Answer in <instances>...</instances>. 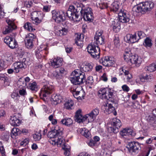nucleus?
<instances>
[{
	"mask_svg": "<svg viewBox=\"0 0 156 156\" xmlns=\"http://www.w3.org/2000/svg\"><path fill=\"white\" fill-rule=\"evenodd\" d=\"M72 74L73 77L71 78V81L75 85L71 88L70 91L75 98L81 100L83 99L85 94L82 90V87L79 85L82 83L84 80H85L84 74L79 70L74 71Z\"/></svg>",
	"mask_w": 156,
	"mask_h": 156,
	"instance_id": "obj_1",
	"label": "nucleus"
},
{
	"mask_svg": "<svg viewBox=\"0 0 156 156\" xmlns=\"http://www.w3.org/2000/svg\"><path fill=\"white\" fill-rule=\"evenodd\" d=\"M123 56L125 61L134 67H139L143 61L141 57L136 55H133L129 48L125 49Z\"/></svg>",
	"mask_w": 156,
	"mask_h": 156,
	"instance_id": "obj_2",
	"label": "nucleus"
},
{
	"mask_svg": "<svg viewBox=\"0 0 156 156\" xmlns=\"http://www.w3.org/2000/svg\"><path fill=\"white\" fill-rule=\"evenodd\" d=\"M30 80V79L28 77L23 79H20L17 82L18 86L20 88L27 87L33 92L37 91L39 90V87L37 83L35 82L29 83Z\"/></svg>",
	"mask_w": 156,
	"mask_h": 156,
	"instance_id": "obj_3",
	"label": "nucleus"
},
{
	"mask_svg": "<svg viewBox=\"0 0 156 156\" xmlns=\"http://www.w3.org/2000/svg\"><path fill=\"white\" fill-rule=\"evenodd\" d=\"M110 125H108V131L110 133H116L119 131V128L121 126L122 123L119 119L115 118L112 119Z\"/></svg>",
	"mask_w": 156,
	"mask_h": 156,
	"instance_id": "obj_4",
	"label": "nucleus"
},
{
	"mask_svg": "<svg viewBox=\"0 0 156 156\" xmlns=\"http://www.w3.org/2000/svg\"><path fill=\"white\" fill-rule=\"evenodd\" d=\"M53 87L48 83L44 85L41 89L40 93L41 98L45 101L46 97L52 92Z\"/></svg>",
	"mask_w": 156,
	"mask_h": 156,
	"instance_id": "obj_5",
	"label": "nucleus"
},
{
	"mask_svg": "<svg viewBox=\"0 0 156 156\" xmlns=\"http://www.w3.org/2000/svg\"><path fill=\"white\" fill-rule=\"evenodd\" d=\"M88 52L94 58H98L100 57V49L98 46L92 44H89L87 47Z\"/></svg>",
	"mask_w": 156,
	"mask_h": 156,
	"instance_id": "obj_6",
	"label": "nucleus"
},
{
	"mask_svg": "<svg viewBox=\"0 0 156 156\" xmlns=\"http://www.w3.org/2000/svg\"><path fill=\"white\" fill-rule=\"evenodd\" d=\"M52 18L57 23L63 22L66 19L65 12L63 11H57L53 10L52 11Z\"/></svg>",
	"mask_w": 156,
	"mask_h": 156,
	"instance_id": "obj_7",
	"label": "nucleus"
},
{
	"mask_svg": "<svg viewBox=\"0 0 156 156\" xmlns=\"http://www.w3.org/2000/svg\"><path fill=\"white\" fill-rule=\"evenodd\" d=\"M80 12L82 15L83 16L84 20L85 21L91 22L93 20V13L91 11V9L89 7L82 9Z\"/></svg>",
	"mask_w": 156,
	"mask_h": 156,
	"instance_id": "obj_8",
	"label": "nucleus"
},
{
	"mask_svg": "<svg viewBox=\"0 0 156 156\" xmlns=\"http://www.w3.org/2000/svg\"><path fill=\"white\" fill-rule=\"evenodd\" d=\"M48 48L44 45H41L35 50V53L36 57L38 59H41L45 56V55L48 53Z\"/></svg>",
	"mask_w": 156,
	"mask_h": 156,
	"instance_id": "obj_9",
	"label": "nucleus"
},
{
	"mask_svg": "<svg viewBox=\"0 0 156 156\" xmlns=\"http://www.w3.org/2000/svg\"><path fill=\"white\" fill-rule=\"evenodd\" d=\"M15 20L8 19L6 20V22L8 24V26H6L3 31L4 34H6L11 32L12 30L15 29L16 27L14 23Z\"/></svg>",
	"mask_w": 156,
	"mask_h": 156,
	"instance_id": "obj_10",
	"label": "nucleus"
},
{
	"mask_svg": "<svg viewBox=\"0 0 156 156\" xmlns=\"http://www.w3.org/2000/svg\"><path fill=\"white\" fill-rule=\"evenodd\" d=\"M66 73V71L63 68H59L55 71L50 73H49L51 77L56 79H61L62 76Z\"/></svg>",
	"mask_w": 156,
	"mask_h": 156,
	"instance_id": "obj_11",
	"label": "nucleus"
},
{
	"mask_svg": "<svg viewBox=\"0 0 156 156\" xmlns=\"http://www.w3.org/2000/svg\"><path fill=\"white\" fill-rule=\"evenodd\" d=\"M103 31L102 30H98L96 32L94 38V43L98 45H102L104 43V38L102 35Z\"/></svg>",
	"mask_w": 156,
	"mask_h": 156,
	"instance_id": "obj_12",
	"label": "nucleus"
},
{
	"mask_svg": "<svg viewBox=\"0 0 156 156\" xmlns=\"http://www.w3.org/2000/svg\"><path fill=\"white\" fill-rule=\"evenodd\" d=\"M129 151L131 153H137L140 149V145L137 142H130L127 147Z\"/></svg>",
	"mask_w": 156,
	"mask_h": 156,
	"instance_id": "obj_13",
	"label": "nucleus"
},
{
	"mask_svg": "<svg viewBox=\"0 0 156 156\" xmlns=\"http://www.w3.org/2000/svg\"><path fill=\"white\" fill-rule=\"evenodd\" d=\"M4 41L11 49L16 48L18 47L16 41L14 39L9 36H7L5 38Z\"/></svg>",
	"mask_w": 156,
	"mask_h": 156,
	"instance_id": "obj_14",
	"label": "nucleus"
},
{
	"mask_svg": "<svg viewBox=\"0 0 156 156\" xmlns=\"http://www.w3.org/2000/svg\"><path fill=\"white\" fill-rule=\"evenodd\" d=\"M146 2L141 3L136 6H134L133 10L137 12H147Z\"/></svg>",
	"mask_w": 156,
	"mask_h": 156,
	"instance_id": "obj_15",
	"label": "nucleus"
},
{
	"mask_svg": "<svg viewBox=\"0 0 156 156\" xmlns=\"http://www.w3.org/2000/svg\"><path fill=\"white\" fill-rule=\"evenodd\" d=\"M34 34L32 33L27 34L25 38L26 46L27 48H31L33 46V41L35 37Z\"/></svg>",
	"mask_w": 156,
	"mask_h": 156,
	"instance_id": "obj_16",
	"label": "nucleus"
},
{
	"mask_svg": "<svg viewBox=\"0 0 156 156\" xmlns=\"http://www.w3.org/2000/svg\"><path fill=\"white\" fill-rule=\"evenodd\" d=\"M63 59L62 58L56 57L51 60V66L54 68H57L62 64Z\"/></svg>",
	"mask_w": 156,
	"mask_h": 156,
	"instance_id": "obj_17",
	"label": "nucleus"
},
{
	"mask_svg": "<svg viewBox=\"0 0 156 156\" xmlns=\"http://www.w3.org/2000/svg\"><path fill=\"white\" fill-rule=\"evenodd\" d=\"M120 134L122 136H134L136 135V133L134 130L130 128L127 127L120 131Z\"/></svg>",
	"mask_w": 156,
	"mask_h": 156,
	"instance_id": "obj_18",
	"label": "nucleus"
},
{
	"mask_svg": "<svg viewBox=\"0 0 156 156\" xmlns=\"http://www.w3.org/2000/svg\"><path fill=\"white\" fill-rule=\"evenodd\" d=\"M66 16H67L70 20L74 21H79L81 19V17L74 12H72L69 11H67L66 13Z\"/></svg>",
	"mask_w": 156,
	"mask_h": 156,
	"instance_id": "obj_19",
	"label": "nucleus"
},
{
	"mask_svg": "<svg viewBox=\"0 0 156 156\" xmlns=\"http://www.w3.org/2000/svg\"><path fill=\"white\" fill-rule=\"evenodd\" d=\"M119 20L123 23H127L130 20L129 16L121 11L118 14Z\"/></svg>",
	"mask_w": 156,
	"mask_h": 156,
	"instance_id": "obj_20",
	"label": "nucleus"
},
{
	"mask_svg": "<svg viewBox=\"0 0 156 156\" xmlns=\"http://www.w3.org/2000/svg\"><path fill=\"white\" fill-rule=\"evenodd\" d=\"M9 122L12 125L17 126L21 123V121L18 117V115L16 114L11 116Z\"/></svg>",
	"mask_w": 156,
	"mask_h": 156,
	"instance_id": "obj_21",
	"label": "nucleus"
},
{
	"mask_svg": "<svg viewBox=\"0 0 156 156\" xmlns=\"http://www.w3.org/2000/svg\"><path fill=\"white\" fill-rule=\"evenodd\" d=\"M103 108L105 109L106 112L108 114L112 113L113 114L116 115L117 112L115 109V108L111 104L105 103L103 106Z\"/></svg>",
	"mask_w": 156,
	"mask_h": 156,
	"instance_id": "obj_22",
	"label": "nucleus"
},
{
	"mask_svg": "<svg viewBox=\"0 0 156 156\" xmlns=\"http://www.w3.org/2000/svg\"><path fill=\"white\" fill-rule=\"evenodd\" d=\"M24 65L25 64L23 62H18L14 63L12 67L14 68L15 73H17L19 72L20 69L24 67Z\"/></svg>",
	"mask_w": 156,
	"mask_h": 156,
	"instance_id": "obj_23",
	"label": "nucleus"
},
{
	"mask_svg": "<svg viewBox=\"0 0 156 156\" xmlns=\"http://www.w3.org/2000/svg\"><path fill=\"white\" fill-rule=\"evenodd\" d=\"M62 98L61 96L56 94H53L51 99L52 104L54 105H57L60 103L62 101Z\"/></svg>",
	"mask_w": 156,
	"mask_h": 156,
	"instance_id": "obj_24",
	"label": "nucleus"
},
{
	"mask_svg": "<svg viewBox=\"0 0 156 156\" xmlns=\"http://www.w3.org/2000/svg\"><path fill=\"white\" fill-rule=\"evenodd\" d=\"M126 37L129 43H133L137 42L139 41L136 32L133 34H127Z\"/></svg>",
	"mask_w": 156,
	"mask_h": 156,
	"instance_id": "obj_25",
	"label": "nucleus"
},
{
	"mask_svg": "<svg viewBox=\"0 0 156 156\" xmlns=\"http://www.w3.org/2000/svg\"><path fill=\"white\" fill-rule=\"evenodd\" d=\"M108 90V89L107 88H101L98 93V96L102 99L108 98L107 97Z\"/></svg>",
	"mask_w": 156,
	"mask_h": 156,
	"instance_id": "obj_26",
	"label": "nucleus"
},
{
	"mask_svg": "<svg viewBox=\"0 0 156 156\" xmlns=\"http://www.w3.org/2000/svg\"><path fill=\"white\" fill-rule=\"evenodd\" d=\"M93 66L92 63H84L81 66V70L85 72L91 71L93 69Z\"/></svg>",
	"mask_w": 156,
	"mask_h": 156,
	"instance_id": "obj_27",
	"label": "nucleus"
},
{
	"mask_svg": "<svg viewBox=\"0 0 156 156\" xmlns=\"http://www.w3.org/2000/svg\"><path fill=\"white\" fill-rule=\"evenodd\" d=\"M74 105L73 101L71 99H69L64 103V108L68 110H71Z\"/></svg>",
	"mask_w": 156,
	"mask_h": 156,
	"instance_id": "obj_28",
	"label": "nucleus"
},
{
	"mask_svg": "<svg viewBox=\"0 0 156 156\" xmlns=\"http://www.w3.org/2000/svg\"><path fill=\"white\" fill-rule=\"evenodd\" d=\"M75 118L77 121L78 122H85L84 116H82L81 114V110H78L76 113Z\"/></svg>",
	"mask_w": 156,
	"mask_h": 156,
	"instance_id": "obj_29",
	"label": "nucleus"
},
{
	"mask_svg": "<svg viewBox=\"0 0 156 156\" xmlns=\"http://www.w3.org/2000/svg\"><path fill=\"white\" fill-rule=\"evenodd\" d=\"M73 122L72 119L69 118H65L62 119L61 121V122L62 124L67 126H69L72 125Z\"/></svg>",
	"mask_w": 156,
	"mask_h": 156,
	"instance_id": "obj_30",
	"label": "nucleus"
},
{
	"mask_svg": "<svg viewBox=\"0 0 156 156\" xmlns=\"http://www.w3.org/2000/svg\"><path fill=\"white\" fill-rule=\"evenodd\" d=\"M31 16L43 20L44 15L41 12L35 11L32 12Z\"/></svg>",
	"mask_w": 156,
	"mask_h": 156,
	"instance_id": "obj_31",
	"label": "nucleus"
},
{
	"mask_svg": "<svg viewBox=\"0 0 156 156\" xmlns=\"http://www.w3.org/2000/svg\"><path fill=\"white\" fill-rule=\"evenodd\" d=\"M146 71L152 72L156 70V63L151 64L149 66H146L145 67Z\"/></svg>",
	"mask_w": 156,
	"mask_h": 156,
	"instance_id": "obj_32",
	"label": "nucleus"
},
{
	"mask_svg": "<svg viewBox=\"0 0 156 156\" xmlns=\"http://www.w3.org/2000/svg\"><path fill=\"white\" fill-rule=\"evenodd\" d=\"M143 44L147 48H151L152 45L151 39L149 37H146L144 40Z\"/></svg>",
	"mask_w": 156,
	"mask_h": 156,
	"instance_id": "obj_33",
	"label": "nucleus"
},
{
	"mask_svg": "<svg viewBox=\"0 0 156 156\" xmlns=\"http://www.w3.org/2000/svg\"><path fill=\"white\" fill-rule=\"evenodd\" d=\"M84 118L87 123L92 122L95 119L90 113L84 115Z\"/></svg>",
	"mask_w": 156,
	"mask_h": 156,
	"instance_id": "obj_34",
	"label": "nucleus"
},
{
	"mask_svg": "<svg viewBox=\"0 0 156 156\" xmlns=\"http://www.w3.org/2000/svg\"><path fill=\"white\" fill-rule=\"evenodd\" d=\"M79 132L81 135L84 136H89L90 135V132L85 128L80 129Z\"/></svg>",
	"mask_w": 156,
	"mask_h": 156,
	"instance_id": "obj_35",
	"label": "nucleus"
},
{
	"mask_svg": "<svg viewBox=\"0 0 156 156\" xmlns=\"http://www.w3.org/2000/svg\"><path fill=\"white\" fill-rule=\"evenodd\" d=\"M64 146V145H66L65 143V141L63 137H58L57 140V145L58 147H61L62 146Z\"/></svg>",
	"mask_w": 156,
	"mask_h": 156,
	"instance_id": "obj_36",
	"label": "nucleus"
},
{
	"mask_svg": "<svg viewBox=\"0 0 156 156\" xmlns=\"http://www.w3.org/2000/svg\"><path fill=\"white\" fill-rule=\"evenodd\" d=\"M68 31V30L65 28H60L58 30H57V34L59 36L66 35Z\"/></svg>",
	"mask_w": 156,
	"mask_h": 156,
	"instance_id": "obj_37",
	"label": "nucleus"
},
{
	"mask_svg": "<svg viewBox=\"0 0 156 156\" xmlns=\"http://www.w3.org/2000/svg\"><path fill=\"white\" fill-rule=\"evenodd\" d=\"M62 149L64 150V154L66 156L69 155L70 153V147L67 145L62 146Z\"/></svg>",
	"mask_w": 156,
	"mask_h": 156,
	"instance_id": "obj_38",
	"label": "nucleus"
},
{
	"mask_svg": "<svg viewBox=\"0 0 156 156\" xmlns=\"http://www.w3.org/2000/svg\"><path fill=\"white\" fill-rule=\"evenodd\" d=\"M119 8V3L116 2H113L111 5V10L114 12H116Z\"/></svg>",
	"mask_w": 156,
	"mask_h": 156,
	"instance_id": "obj_39",
	"label": "nucleus"
},
{
	"mask_svg": "<svg viewBox=\"0 0 156 156\" xmlns=\"http://www.w3.org/2000/svg\"><path fill=\"white\" fill-rule=\"evenodd\" d=\"M107 91H108V93L107 94L108 98L105 99H109V100H110L112 101H114V96L112 90L108 89Z\"/></svg>",
	"mask_w": 156,
	"mask_h": 156,
	"instance_id": "obj_40",
	"label": "nucleus"
},
{
	"mask_svg": "<svg viewBox=\"0 0 156 156\" xmlns=\"http://www.w3.org/2000/svg\"><path fill=\"white\" fill-rule=\"evenodd\" d=\"M23 27L25 29L29 31H32L35 30V29L33 28L31 24L29 22L26 23Z\"/></svg>",
	"mask_w": 156,
	"mask_h": 156,
	"instance_id": "obj_41",
	"label": "nucleus"
},
{
	"mask_svg": "<svg viewBox=\"0 0 156 156\" xmlns=\"http://www.w3.org/2000/svg\"><path fill=\"white\" fill-rule=\"evenodd\" d=\"M153 76L151 74L149 75H146V76H143L140 79L141 81L144 82V81L143 80V79L146 80L148 81H151L153 79Z\"/></svg>",
	"mask_w": 156,
	"mask_h": 156,
	"instance_id": "obj_42",
	"label": "nucleus"
},
{
	"mask_svg": "<svg viewBox=\"0 0 156 156\" xmlns=\"http://www.w3.org/2000/svg\"><path fill=\"white\" fill-rule=\"evenodd\" d=\"M99 137H94L93 139L90 140L89 142L88 143V144L91 147L94 146L96 142L99 141Z\"/></svg>",
	"mask_w": 156,
	"mask_h": 156,
	"instance_id": "obj_43",
	"label": "nucleus"
},
{
	"mask_svg": "<svg viewBox=\"0 0 156 156\" xmlns=\"http://www.w3.org/2000/svg\"><path fill=\"white\" fill-rule=\"evenodd\" d=\"M31 19L32 23L36 25H38L40 24L42 21V20L36 18L35 17L31 16Z\"/></svg>",
	"mask_w": 156,
	"mask_h": 156,
	"instance_id": "obj_44",
	"label": "nucleus"
},
{
	"mask_svg": "<svg viewBox=\"0 0 156 156\" xmlns=\"http://www.w3.org/2000/svg\"><path fill=\"white\" fill-rule=\"evenodd\" d=\"M150 120H152L156 118V108L153 109L151 114L148 117Z\"/></svg>",
	"mask_w": 156,
	"mask_h": 156,
	"instance_id": "obj_45",
	"label": "nucleus"
},
{
	"mask_svg": "<svg viewBox=\"0 0 156 156\" xmlns=\"http://www.w3.org/2000/svg\"><path fill=\"white\" fill-rule=\"evenodd\" d=\"M13 58L12 56L10 55L9 57H7L6 58L5 61H4L5 62L6 65L8 66L10 65L13 62Z\"/></svg>",
	"mask_w": 156,
	"mask_h": 156,
	"instance_id": "obj_46",
	"label": "nucleus"
},
{
	"mask_svg": "<svg viewBox=\"0 0 156 156\" xmlns=\"http://www.w3.org/2000/svg\"><path fill=\"white\" fill-rule=\"evenodd\" d=\"M147 12L150 11L154 7V4L151 1L146 2Z\"/></svg>",
	"mask_w": 156,
	"mask_h": 156,
	"instance_id": "obj_47",
	"label": "nucleus"
},
{
	"mask_svg": "<svg viewBox=\"0 0 156 156\" xmlns=\"http://www.w3.org/2000/svg\"><path fill=\"white\" fill-rule=\"evenodd\" d=\"M20 133L19 129L16 128H14L12 129L11 131V136H15L19 135V134Z\"/></svg>",
	"mask_w": 156,
	"mask_h": 156,
	"instance_id": "obj_48",
	"label": "nucleus"
},
{
	"mask_svg": "<svg viewBox=\"0 0 156 156\" xmlns=\"http://www.w3.org/2000/svg\"><path fill=\"white\" fill-rule=\"evenodd\" d=\"M137 36V37L139 40L141 38L145 37L146 36L145 34L142 31H138L136 32Z\"/></svg>",
	"mask_w": 156,
	"mask_h": 156,
	"instance_id": "obj_49",
	"label": "nucleus"
},
{
	"mask_svg": "<svg viewBox=\"0 0 156 156\" xmlns=\"http://www.w3.org/2000/svg\"><path fill=\"white\" fill-rule=\"evenodd\" d=\"M61 133V131L60 130L54 129L51 132V134L54 136H60Z\"/></svg>",
	"mask_w": 156,
	"mask_h": 156,
	"instance_id": "obj_50",
	"label": "nucleus"
},
{
	"mask_svg": "<svg viewBox=\"0 0 156 156\" xmlns=\"http://www.w3.org/2000/svg\"><path fill=\"white\" fill-rule=\"evenodd\" d=\"M58 137H50L49 142L53 145H57V140Z\"/></svg>",
	"mask_w": 156,
	"mask_h": 156,
	"instance_id": "obj_51",
	"label": "nucleus"
},
{
	"mask_svg": "<svg viewBox=\"0 0 156 156\" xmlns=\"http://www.w3.org/2000/svg\"><path fill=\"white\" fill-rule=\"evenodd\" d=\"M108 57H105L101 58L100 60V62L102 64L103 66H106L108 60Z\"/></svg>",
	"mask_w": 156,
	"mask_h": 156,
	"instance_id": "obj_52",
	"label": "nucleus"
},
{
	"mask_svg": "<svg viewBox=\"0 0 156 156\" xmlns=\"http://www.w3.org/2000/svg\"><path fill=\"white\" fill-rule=\"evenodd\" d=\"M83 38L84 37L83 34H75V41H82Z\"/></svg>",
	"mask_w": 156,
	"mask_h": 156,
	"instance_id": "obj_53",
	"label": "nucleus"
},
{
	"mask_svg": "<svg viewBox=\"0 0 156 156\" xmlns=\"http://www.w3.org/2000/svg\"><path fill=\"white\" fill-rule=\"evenodd\" d=\"M90 113L95 119L96 116L99 113V110L98 108H95L93 110L92 112H90Z\"/></svg>",
	"mask_w": 156,
	"mask_h": 156,
	"instance_id": "obj_54",
	"label": "nucleus"
},
{
	"mask_svg": "<svg viewBox=\"0 0 156 156\" xmlns=\"http://www.w3.org/2000/svg\"><path fill=\"white\" fill-rule=\"evenodd\" d=\"M98 6L101 9L107 8L108 7V5L106 3L101 2L99 4Z\"/></svg>",
	"mask_w": 156,
	"mask_h": 156,
	"instance_id": "obj_55",
	"label": "nucleus"
},
{
	"mask_svg": "<svg viewBox=\"0 0 156 156\" xmlns=\"http://www.w3.org/2000/svg\"><path fill=\"white\" fill-rule=\"evenodd\" d=\"M29 142V139L28 138H26L20 142V145L21 146H25L28 144Z\"/></svg>",
	"mask_w": 156,
	"mask_h": 156,
	"instance_id": "obj_56",
	"label": "nucleus"
},
{
	"mask_svg": "<svg viewBox=\"0 0 156 156\" xmlns=\"http://www.w3.org/2000/svg\"><path fill=\"white\" fill-rule=\"evenodd\" d=\"M115 63V62L112 60V58L108 57V60L106 66H112Z\"/></svg>",
	"mask_w": 156,
	"mask_h": 156,
	"instance_id": "obj_57",
	"label": "nucleus"
},
{
	"mask_svg": "<svg viewBox=\"0 0 156 156\" xmlns=\"http://www.w3.org/2000/svg\"><path fill=\"white\" fill-rule=\"evenodd\" d=\"M0 152L2 154L1 156H5V149L1 142H0Z\"/></svg>",
	"mask_w": 156,
	"mask_h": 156,
	"instance_id": "obj_58",
	"label": "nucleus"
},
{
	"mask_svg": "<svg viewBox=\"0 0 156 156\" xmlns=\"http://www.w3.org/2000/svg\"><path fill=\"white\" fill-rule=\"evenodd\" d=\"M94 82L93 77L92 76H89L86 81V83L89 85H92Z\"/></svg>",
	"mask_w": 156,
	"mask_h": 156,
	"instance_id": "obj_59",
	"label": "nucleus"
},
{
	"mask_svg": "<svg viewBox=\"0 0 156 156\" xmlns=\"http://www.w3.org/2000/svg\"><path fill=\"white\" fill-rule=\"evenodd\" d=\"M26 87H25V88L23 87L22 88H21L22 89H20V90H19V93L21 95L24 96L27 94L26 90L25 89V88H26Z\"/></svg>",
	"mask_w": 156,
	"mask_h": 156,
	"instance_id": "obj_60",
	"label": "nucleus"
},
{
	"mask_svg": "<svg viewBox=\"0 0 156 156\" xmlns=\"http://www.w3.org/2000/svg\"><path fill=\"white\" fill-rule=\"evenodd\" d=\"M33 2L31 1H26L24 2V6L30 8Z\"/></svg>",
	"mask_w": 156,
	"mask_h": 156,
	"instance_id": "obj_61",
	"label": "nucleus"
},
{
	"mask_svg": "<svg viewBox=\"0 0 156 156\" xmlns=\"http://www.w3.org/2000/svg\"><path fill=\"white\" fill-rule=\"evenodd\" d=\"M152 149L151 146H148L147 151L143 154V156H148L150 151Z\"/></svg>",
	"mask_w": 156,
	"mask_h": 156,
	"instance_id": "obj_62",
	"label": "nucleus"
},
{
	"mask_svg": "<svg viewBox=\"0 0 156 156\" xmlns=\"http://www.w3.org/2000/svg\"><path fill=\"white\" fill-rule=\"evenodd\" d=\"M11 97L15 100H16L19 97L18 94L16 92L13 93L11 95Z\"/></svg>",
	"mask_w": 156,
	"mask_h": 156,
	"instance_id": "obj_63",
	"label": "nucleus"
},
{
	"mask_svg": "<svg viewBox=\"0 0 156 156\" xmlns=\"http://www.w3.org/2000/svg\"><path fill=\"white\" fill-rule=\"evenodd\" d=\"M122 88L123 91L126 92H128L129 90V87L126 84L123 85L122 87Z\"/></svg>",
	"mask_w": 156,
	"mask_h": 156,
	"instance_id": "obj_64",
	"label": "nucleus"
}]
</instances>
